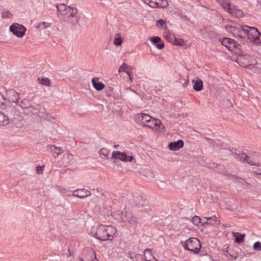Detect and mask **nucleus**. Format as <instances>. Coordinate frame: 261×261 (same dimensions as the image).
Segmentation results:
<instances>
[{
	"label": "nucleus",
	"mask_w": 261,
	"mask_h": 261,
	"mask_svg": "<svg viewBox=\"0 0 261 261\" xmlns=\"http://www.w3.org/2000/svg\"><path fill=\"white\" fill-rule=\"evenodd\" d=\"M116 232V228L111 225H99L91 229V235L102 241L112 240Z\"/></svg>",
	"instance_id": "obj_1"
},
{
	"label": "nucleus",
	"mask_w": 261,
	"mask_h": 261,
	"mask_svg": "<svg viewBox=\"0 0 261 261\" xmlns=\"http://www.w3.org/2000/svg\"><path fill=\"white\" fill-rule=\"evenodd\" d=\"M137 119L138 121H140V124L143 126L148 127L155 132L165 129V126L160 119L152 118L148 114H138L137 116Z\"/></svg>",
	"instance_id": "obj_2"
},
{
	"label": "nucleus",
	"mask_w": 261,
	"mask_h": 261,
	"mask_svg": "<svg viewBox=\"0 0 261 261\" xmlns=\"http://www.w3.org/2000/svg\"><path fill=\"white\" fill-rule=\"evenodd\" d=\"M184 247L185 249L197 254L201 248V244L197 238H190L185 242Z\"/></svg>",
	"instance_id": "obj_3"
},
{
	"label": "nucleus",
	"mask_w": 261,
	"mask_h": 261,
	"mask_svg": "<svg viewBox=\"0 0 261 261\" xmlns=\"http://www.w3.org/2000/svg\"><path fill=\"white\" fill-rule=\"evenodd\" d=\"M244 31L247 34L248 39L256 45L261 44V33L254 27H247Z\"/></svg>",
	"instance_id": "obj_4"
},
{
	"label": "nucleus",
	"mask_w": 261,
	"mask_h": 261,
	"mask_svg": "<svg viewBox=\"0 0 261 261\" xmlns=\"http://www.w3.org/2000/svg\"><path fill=\"white\" fill-rule=\"evenodd\" d=\"M10 30L14 35L20 38L24 36L26 31L25 27L18 23L12 24L10 27Z\"/></svg>",
	"instance_id": "obj_5"
},
{
	"label": "nucleus",
	"mask_w": 261,
	"mask_h": 261,
	"mask_svg": "<svg viewBox=\"0 0 261 261\" xmlns=\"http://www.w3.org/2000/svg\"><path fill=\"white\" fill-rule=\"evenodd\" d=\"M221 42L230 51H235L237 49H239V44L230 38H224L221 41Z\"/></svg>",
	"instance_id": "obj_6"
},
{
	"label": "nucleus",
	"mask_w": 261,
	"mask_h": 261,
	"mask_svg": "<svg viewBox=\"0 0 261 261\" xmlns=\"http://www.w3.org/2000/svg\"><path fill=\"white\" fill-rule=\"evenodd\" d=\"M238 62L241 66L247 67L249 65L256 64V61L250 56L244 55L238 58Z\"/></svg>",
	"instance_id": "obj_7"
},
{
	"label": "nucleus",
	"mask_w": 261,
	"mask_h": 261,
	"mask_svg": "<svg viewBox=\"0 0 261 261\" xmlns=\"http://www.w3.org/2000/svg\"><path fill=\"white\" fill-rule=\"evenodd\" d=\"M6 102L8 104L7 105L8 106H10L12 103L17 102L19 99V94L14 90H10L6 92Z\"/></svg>",
	"instance_id": "obj_8"
},
{
	"label": "nucleus",
	"mask_w": 261,
	"mask_h": 261,
	"mask_svg": "<svg viewBox=\"0 0 261 261\" xmlns=\"http://www.w3.org/2000/svg\"><path fill=\"white\" fill-rule=\"evenodd\" d=\"M112 158L119 159L123 162H131L134 158L133 156H127L125 152H121L119 151H114L112 154Z\"/></svg>",
	"instance_id": "obj_9"
},
{
	"label": "nucleus",
	"mask_w": 261,
	"mask_h": 261,
	"mask_svg": "<svg viewBox=\"0 0 261 261\" xmlns=\"http://www.w3.org/2000/svg\"><path fill=\"white\" fill-rule=\"evenodd\" d=\"M125 223H128L132 226H136L137 224V219L131 212H125Z\"/></svg>",
	"instance_id": "obj_10"
},
{
	"label": "nucleus",
	"mask_w": 261,
	"mask_h": 261,
	"mask_svg": "<svg viewBox=\"0 0 261 261\" xmlns=\"http://www.w3.org/2000/svg\"><path fill=\"white\" fill-rule=\"evenodd\" d=\"M90 195L91 192L89 191L83 189L74 191L72 196L80 198H84L90 196Z\"/></svg>",
	"instance_id": "obj_11"
},
{
	"label": "nucleus",
	"mask_w": 261,
	"mask_h": 261,
	"mask_svg": "<svg viewBox=\"0 0 261 261\" xmlns=\"http://www.w3.org/2000/svg\"><path fill=\"white\" fill-rule=\"evenodd\" d=\"M204 219H206V221L202 222V226H204L205 224L214 226L220 223V221L217 219L215 215L210 217H204Z\"/></svg>",
	"instance_id": "obj_12"
},
{
	"label": "nucleus",
	"mask_w": 261,
	"mask_h": 261,
	"mask_svg": "<svg viewBox=\"0 0 261 261\" xmlns=\"http://www.w3.org/2000/svg\"><path fill=\"white\" fill-rule=\"evenodd\" d=\"M77 12L78 11L76 8L68 6L63 16L67 18L74 17L76 15Z\"/></svg>",
	"instance_id": "obj_13"
},
{
	"label": "nucleus",
	"mask_w": 261,
	"mask_h": 261,
	"mask_svg": "<svg viewBox=\"0 0 261 261\" xmlns=\"http://www.w3.org/2000/svg\"><path fill=\"white\" fill-rule=\"evenodd\" d=\"M184 143L181 140H178L176 142H171L169 144V148L171 150H177L184 146Z\"/></svg>",
	"instance_id": "obj_14"
},
{
	"label": "nucleus",
	"mask_w": 261,
	"mask_h": 261,
	"mask_svg": "<svg viewBox=\"0 0 261 261\" xmlns=\"http://www.w3.org/2000/svg\"><path fill=\"white\" fill-rule=\"evenodd\" d=\"M142 1L153 8L159 7L161 2H164L167 4V1L166 0H142Z\"/></svg>",
	"instance_id": "obj_15"
},
{
	"label": "nucleus",
	"mask_w": 261,
	"mask_h": 261,
	"mask_svg": "<svg viewBox=\"0 0 261 261\" xmlns=\"http://www.w3.org/2000/svg\"><path fill=\"white\" fill-rule=\"evenodd\" d=\"M91 82L93 87L97 91L102 90L105 87L104 84L99 82V79L97 77L93 78Z\"/></svg>",
	"instance_id": "obj_16"
},
{
	"label": "nucleus",
	"mask_w": 261,
	"mask_h": 261,
	"mask_svg": "<svg viewBox=\"0 0 261 261\" xmlns=\"http://www.w3.org/2000/svg\"><path fill=\"white\" fill-rule=\"evenodd\" d=\"M149 40L154 44H156V47L159 49H161L164 47V44L163 42H161V39L159 37H152L149 38Z\"/></svg>",
	"instance_id": "obj_17"
},
{
	"label": "nucleus",
	"mask_w": 261,
	"mask_h": 261,
	"mask_svg": "<svg viewBox=\"0 0 261 261\" xmlns=\"http://www.w3.org/2000/svg\"><path fill=\"white\" fill-rule=\"evenodd\" d=\"M192 82L194 83L193 89L196 91H200L203 88V82L199 78H196V80H192Z\"/></svg>",
	"instance_id": "obj_18"
},
{
	"label": "nucleus",
	"mask_w": 261,
	"mask_h": 261,
	"mask_svg": "<svg viewBox=\"0 0 261 261\" xmlns=\"http://www.w3.org/2000/svg\"><path fill=\"white\" fill-rule=\"evenodd\" d=\"M144 257L145 261H158L152 255L150 249H145L144 251Z\"/></svg>",
	"instance_id": "obj_19"
},
{
	"label": "nucleus",
	"mask_w": 261,
	"mask_h": 261,
	"mask_svg": "<svg viewBox=\"0 0 261 261\" xmlns=\"http://www.w3.org/2000/svg\"><path fill=\"white\" fill-rule=\"evenodd\" d=\"M10 123L9 118L4 113L0 112V125L7 126Z\"/></svg>",
	"instance_id": "obj_20"
},
{
	"label": "nucleus",
	"mask_w": 261,
	"mask_h": 261,
	"mask_svg": "<svg viewBox=\"0 0 261 261\" xmlns=\"http://www.w3.org/2000/svg\"><path fill=\"white\" fill-rule=\"evenodd\" d=\"M247 158H248L246 155H245L244 154L241 155V156L238 155V156L237 157V159L239 160L240 161H241L242 162H244L245 161H247V163L249 165H255V166L258 165L259 162H258L256 161H253L248 160L247 159Z\"/></svg>",
	"instance_id": "obj_21"
},
{
	"label": "nucleus",
	"mask_w": 261,
	"mask_h": 261,
	"mask_svg": "<svg viewBox=\"0 0 261 261\" xmlns=\"http://www.w3.org/2000/svg\"><path fill=\"white\" fill-rule=\"evenodd\" d=\"M73 160V155L70 153L66 152L62 158V162L65 165L71 164Z\"/></svg>",
	"instance_id": "obj_22"
},
{
	"label": "nucleus",
	"mask_w": 261,
	"mask_h": 261,
	"mask_svg": "<svg viewBox=\"0 0 261 261\" xmlns=\"http://www.w3.org/2000/svg\"><path fill=\"white\" fill-rule=\"evenodd\" d=\"M233 236L235 237V242L240 243L243 242L245 237V233H240L239 232H233Z\"/></svg>",
	"instance_id": "obj_23"
},
{
	"label": "nucleus",
	"mask_w": 261,
	"mask_h": 261,
	"mask_svg": "<svg viewBox=\"0 0 261 261\" xmlns=\"http://www.w3.org/2000/svg\"><path fill=\"white\" fill-rule=\"evenodd\" d=\"M125 212H117L114 214V217L117 220L125 222L126 220L125 218Z\"/></svg>",
	"instance_id": "obj_24"
},
{
	"label": "nucleus",
	"mask_w": 261,
	"mask_h": 261,
	"mask_svg": "<svg viewBox=\"0 0 261 261\" xmlns=\"http://www.w3.org/2000/svg\"><path fill=\"white\" fill-rule=\"evenodd\" d=\"M230 14L236 17L240 18L244 16L243 12L240 9H237L236 7H233Z\"/></svg>",
	"instance_id": "obj_25"
},
{
	"label": "nucleus",
	"mask_w": 261,
	"mask_h": 261,
	"mask_svg": "<svg viewBox=\"0 0 261 261\" xmlns=\"http://www.w3.org/2000/svg\"><path fill=\"white\" fill-rule=\"evenodd\" d=\"M68 7V6H66L64 4H61L56 5L58 13H59V14L62 16H63L64 13L65 12V11Z\"/></svg>",
	"instance_id": "obj_26"
},
{
	"label": "nucleus",
	"mask_w": 261,
	"mask_h": 261,
	"mask_svg": "<svg viewBox=\"0 0 261 261\" xmlns=\"http://www.w3.org/2000/svg\"><path fill=\"white\" fill-rule=\"evenodd\" d=\"M221 6L224 10L230 14L233 8L231 7L230 3L226 1H223L221 3Z\"/></svg>",
	"instance_id": "obj_27"
},
{
	"label": "nucleus",
	"mask_w": 261,
	"mask_h": 261,
	"mask_svg": "<svg viewBox=\"0 0 261 261\" xmlns=\"http://www.w3.org/2000/svg\"><path fill=\"white\" fill-rule=\"evenodd\" d=\"M109 150L107 148H102L99 150V155L100 157L104 160H108Z\"/></svg>",
	"instance_id": "obj_28"
},
{
	"label": "nucleus",
	"mask_w": 261,
	"mask_h": 261,
	"mask_svg": "<svg viewBox=\"0 0 261 261\" xmlns=\"http://www.w3.org/2000/svg\"><path fill=\"white\" fill-rule=\"evenodd\" d=\"M156 26L160 29H167V25L165 20L163 19H159L156 21Z\"/></svg>",
	"instance_id": "obj_29"
},
{
	"label": "nucleus",
	"mask_w": 261,
	"mask_h": 261,
	"mask_svg": "<svg viewBox=\"0 0 261 261\" xmlns=\"http://www.w3.org/2000/svg\"><path fill=\"white\" fill-rule=\"evenodd\" d=\"M129 68V67L125 63H123L121 66H120L119 68L118 71L119 72L123 71L126 73L128 75H129V72L127 70V69Z\"/></svg>",
	"instance_id": "obj_30"
},
{
	"label": "nucleus",
	"mask_w": 261,
	"mask_h": 261,
	"mask_svg": "<svg viewBox=\"0 0 261 261\" xmlns=\"http://www.w3.org/2000/svg\"><path fill=\"white\" fill-rule=\"evenodd\" d=\"M122 42L120 35L119 34H117L115 35L114 39V44L116 46H120L121 45Z\"/></svg>",
	"instance_id": "obj_31"
},
{
	"label": "nucleus",
	"mask_w": 261,
	"mask_h": 261,
	"mask_svg": "<svg viewBox=\"0 0 261 261\" xmlns=\"http://www.w3.org/2000/svg\"><path fill=\"white\" fill-rule=\"evenodd\" d=\"M21 107L23 109H27L28 110V112L32 113V114H36L38 113V110L37 109L34 108L33 106H29V107H24L22 105H21Z\"/></svg>",
	"instance_id": "obj_32"
},
{
	"label": "nucleus",
	"mask_w": 261,
	"mask_h": 261,
	"mask_svg": "<svg viewBox=\"0 0 261 261\" xmlns=\"http://www.w3.org/2000/svg\"><path fill=\"white\" fill-rule=\"evenodd\" d=\"M6 99L5 97H4L3 95H2L0 93V106L2 108H5L7 105H8L6 102Z\"/></svg>",
	"instance_id": "obj_33"
},
{
	"label": "nucleus",
	"mask_w": 261,
	"mask_h": 261,
	"mask_svg": "<svg viewBox=\"0 0 261 261\" xmlns=\"http://www.w3.org/2000/svg\"><path fill=\"white\" fill-rule=\"evenodd\" d=\"M38 81L41 85L48 86L50 85V80L48 78H39Z\"/></svg>",
	"instance_id": "obj_34"
},
{
	"label": "nucleus",
	"mask_w": 261,
	"mask_h": 261,
	"mask_svg": "<svg viewBox=\"0 0 261 261\" xmlns=\"http://www.w3.org/2000/svg\"><path fill=\"white\" fill-rule=\"evenodd\" d=\"M172 43L175 45L182 46L185 44V41L182 39H177L176 38H175L174 41Z\"/></svg>",
	"instance_id": "obj_35"
},
{
	"label": "nucleus",
	"mask_w": 261,
	"mask_h": 261,
	"mask_svg": "<svg viewBox=\"0 0 261 261\" xmlns=\"http://www.w3.org/2000/svg\"><path fill=\"white\" fill-rule=\"evenodd\" d=\"M191 221L193 224L198 226L201 223V219L197 216H195L192 218Z\"/></svg>",
	"instance_id": "obj_36"
},
{
	"label": "nucleus",
	"mask_w": 261,
	"mask_h": 261,
	"mask_svg": "<svg viewBox=\"0 0 261 261\" xmlns=\"http://www.w3.org/2000/svg\"><path fill=\"white\" fill-rule=\"evenodd\" d=\"M50 25H51L50 23L43 21V22H41L39 23L38 27L40 29H46V28H48V27H49L50 26Z\"/></svg>",
	"instance_id": "obj_37"
},
{
	"label": "nucleus",
	"mask_w": 261,
	"mask_h": 261,
	"mask_svg": "<svg viewBox=\"0 0 261 261\" xmlns=\"http://www.w3.org/2000/svg\"><path fill=\"white\" fill-rule=\"evenodd\" d=\"M12 16L11 13L8 10H4L2 12V17L3 18H10Z\"/></svg>",
	"instance_id": "obj_38"
},
{
	"label": "nucleus",
	"mask_w": 261,
	"mask_h": 261,
	"mask_svg": "<svg viewBox=\"0 0 261 261\" xmlns=\"http://www.w3.org/2000/svg\"><path fill=\"white\" fill-rule=\"evenodd\" d=\"M165 37L167 40H168L169 42H171L172 43L173 42L175 38V37L173 34L170 33H166V34L165 35Z\"/></svg>",
	"instance_id": "obj_39"
},
{
	"label": "nucleus",
	"mask_w": 261,
	"mask_h": 261,
	"mask_svg": "<svg viewBox=\"0 0 261 261\" xmlns=\"http://www.w3.org/2000/svg\"><path fill=\"white\" fill-rule=\"evenodd\" d=\"M253 249L256 251L261 250V243L259 242H256L254 243L253 246Z\"/></svg>",
	"instance_id": "obj_40"
},
{
	"label": "nucleus",
	"mask_w": 261,
	"mask_h": 261,
	"mask_svg": "<svg viewBox=\"0 0 261 261\" xmlns=\"http://www.w3.org/2000/svg\"><path fill=\"white\" fill-rule=\"evenodd\" d=\"M143 202L144 201L141 197H136V203L135 205L138 206H142L144 204Z\"/></svg>",
	"instance_id": "obj_41"
},
{
	"label": "nucleus",
	"mask_w": 261,
	"mask_h": 261,
	"mask_svg": "<svg viewBox=\"0 0 261 261\" xmlns=\"http://www.w3.org/2000/svg\"><path fill=\"white\" fill-rule=\"evenodd\" d=\"M51 150L57 153V155H58L59 154L61 153V149L60 148L56 147L55 146H51Z\"/></svg>",
	"instance_id": "obj_42"
},
{
	"label": "nucleus",
	"mask_w": 261,
	"mask_h": 261,
	"mask_svg": "<svg viewBox=\"0 0 261 261\" xmlns=\"http://www.w3.org/2000/svg\"><path fill=\"white\" fill-rule=\"evenodd\" d=\"M44 167V166H37L36 167V172L39 174H42L43 172Z\"/></svg>",
	"instance_id": "obj_43"
},
{
	"label": "nucleus",
	"mask_w": 261,
	"mask_h": 261,
	"mask_svg": "<svg viewBox=\"0 0 261 261\" xmlns=\"http://www.w3.org/2000/svg\"><path fill=\"white\" fill-rule=\"evenodd\" d=\"M255 72L259 75H261V68H256Z\"/></svg>",
	"instance_id": "obj_44"
},
{
	"label": "nucleus",
	"mask_w": 261,
	"mask_h": 261,
	"mask_svg": "<svg viewBox=\"0 0 261 261\" xmlns=\"http://www.w3.org/2000/svg\"><path fill=\"white\" fill-rule=\"evenodd\" d=\"M163 5V7H166L167 5H168V3L167 2V4L166 3H165L164 2H161L160 3V6L161 5Z\"/></svg>",
	"instance_id": "obj_45"
},
{
	"label": "nucleus",
	"mask_w": 261,
	"mask_h": 261,
	"mask_svg": "<svg viewBox=\"0 0 261 261\" xmlns=\"http://www.w3.org/2000/svg\"><path fill=\"white\" fill-rule=\"evenodd\" d=\"M205 221H206V219H204V217H203L202 219H201V222L200 223H201V225H202V222H205Z\"/></svg>",
	"instance_id": "obj_46"
},
{
	"label": "nucleus",
	"mask_w": 261,
	"mask_h": 261,
	"mask_svg": "<svg viewBox=\"0 0 261 261\" xmlns=\"http://www.w3.org/2000/svg\"><path fill=\"white\" fill-rule=\"evenodd\" d=\"M129 80L132 82L133 81V78L131 77L130 75H128Z\"/></svg>",
	"instance_id": "obj_47"
},
{
	"label": "nucleus",
	"mask_w": 261,
	"mask_h": 261,
	"mask_svg": "<svg viewBox=\"0 0 261 261\" xmlns=\"http://www.w3.org/2000/svg\"><path fill=\"white\" fill-rule=\"evenodd\" d=\"M188 85V82H186L184 84V86L185 87Z\"/></svg>",
	"instance_id": "obj_48"
},
{
	"label": "nucleus",
	"mask_w": 261,
	"mask_h": 261,
	"mask_svg": "<svg viewBox=\"0 0 261 261\" xmlns=\"http://www.w3.org/2000/svg\"><path fill=\"white\" fill-rule=\"evenodd\" d=\"M118 146V145H114V147L115 148H117Z\"/></svg>",
	"instance_id": "obj_49"
},
{
	"label": "nucleus",
	"mask_w": 261,
	"mask_h": 261,
	"mask_svg": "<svg viewBox=\"0 0 261 261\" xmlns=\"http://www.w3.org/2000/svg\"><path fill=\"white\" fill-rule=\"evenodd\" d=\"M21 103L22 104L23 103V101H21Z\"/></svg>",
	"instance_id": "obj_50"
},
{
	"label": "nucleus",
	"mask_w": 261,
	"mask_h": 261,
	"mask_svg": "<svg viewBox=\"0 0 261 261\" xmlns=\"http://www.w3.org/2000/svg\"><path fill=\"white\" fill-rule=\"evenodd\" d=\"M260 175H261V172L260 173H259Z\"/></svg>",
	"instance_id": "obj_51"
}]
</instances>
